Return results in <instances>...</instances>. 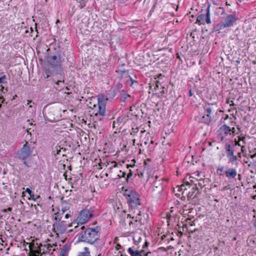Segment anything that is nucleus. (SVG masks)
Returning <instances> with one entry per match:
<instances>
[{
    "instance_id": "f257e3e1",
    "label": "nucleus",
    "mask_w": 256,
    "mask_h": 256,
    "mask_svg": "<svg viewBox=\"0 0 256 256\" xmlns=\"http://www.w3.org/2000/svg\"><path fill=\"white\" fill-rule=\"evenodd\" d=\"M222 112L219 110L216 104L207 103L204 106V115L200 118V122L209 125L214 122L218 119V113Z\"/></svg>"
},
{
    "instance_id": "f03ea898",
    "label": "nucleus",
    "mask_w": 256,
    "mask_h": 256,
    "mask_svg": "<svg viewBox=\"0 0 256 256\" xmlns=\"http://www.w3.org/2000/svg\"><path fill=\"white\" fill-rule=\"evenodd\" d=\"M108 100L107 96L102 94L98 96V105L95 104L92 105L91 102L90 103V108L94 110L92 114L95 116H100V120L106 115V105Z\"/></svg>"
},
{
    "instance_id": "7ed1b4c3",
    "label": "nucleus",
    "mask_w": 256,
    "mask_h": 256,
    "mask_svg": "<svg viewBox=\"0 0 256 256\" xmlns=\"http://www.w3.org/2000/svg\"><path fill=\"white\" fill-rule=\"evenodd\" d=\"M101 228L100 226L87 228L80 237L81 240L90 244H93L99 239Z\"/></svg>"
},
{
    "instance_id": "20e7f679",
    "label": "nucleus",
    "mask_w": 256,
    "mask_h": 256,
    "mask_svg": "<svg viewBox=\"0 0 256 256\" xmlns=\"http://www.w3.org/2000/svg\"><path fill=\"white\" fill-rule=\"evenodd\" d=\"M124 196L126 198L130 208L132 210L138 206H141L140 195L136 191L126 189L124 192Z\"/></svg>"
},
{
    "instance_id": "39448f33",
    "label": "nucleus",
    "mask_w": 256,
    "mask_h": 256,
    "mask_svg": "<svg viewBox=\"0 0 256 256\" xmlns=\"http://www.w3.org/2000/svg\"><path fill=\"white\" fill-rule=\"evenodd\" d=\"M238 20V18L235 14H226L220 22L216 24L214 28L216 31H218L226 28L231 27L236 23Z\"/></svg>"
},
{
    "instance_id": "423d86ee",
    "label": "nucleus",
    "mask_w": 256,
    "mask_h": 256,
    "mask_svg": "<svg viewBox=\"0 0 256 256\" xmlns=\"http://www.w3.org/2000/svg\"><path fill=\"white\" fill-rule=\"evenodd\" d=\"M34 148L32 147L30 144L26 142L23 146L18 151V157L22 160H25L30 157L33 152Z\"/></svg>"
},
{
    "instance_id": "0eeeda50",
    "label": "nucleus",
    "mask_w": 256,
    "mask_h": 256,
    "mask_svg": "<svg viewBox=\"0 0 256 256\" xmlns=\"http://www.w3.org/2000/svg\"><path fill=\"white\" fill-rule=\"evenodd\" d=\"M236 129L234 127L230 128L229 126L224 124L218 130V136L220 141H222L224 138L228 136H234Z\"/></svg>"
},
{
    "instance_id": "6e6552de",
    "label": "nucleus",
    "mask_w": 256,
    "mask_h": 256,
    "mask_svg": "<svg viewBox=\"0 0 256 256\" xmlns=\"http://www.w3.org/2000/svg\"><path fill=\"white\" fill-rule=\"evenodd\" d=\"M93 216V212L88 209H84L80 211L76 220L78 224H82L87 222Z\"/></svg>"
},
{
    "instance_id": "1a4fd4ad",
    "label": "nucleus",
    "mask_w": 256,
    "mask_h": 256,
    "mask_svg": "<svg viewBox=\"0 0 256 256\" xmlns=\"http://www.w3.org/2000/svg\"><path fill=\"white\" fill-rule=\"evenodd\" d=\"M68 224L65 221L53 222L52 232L58 236L64 234L67 229Z\"/></svg>"
},
{
    "instance_id": "9d476101",
    "label": "nucleus",
    "mask_w": 256,
    "mask_h": 256,
    "mask_svg": "<svg viewBox=\"0 0 256 256\" xmlns=\"http://www.w3.org/2000/svg\"><path fill=\"white\" fill-rule=\"evenodd\" d=\"M226 153L229 162L233 163L236 161L237 156L234 155V144H226Z\"/></svg>"
},
{
    "instance_id": "9b49d317",
    "label": "nucleus",
    "mask_w": 256,
    "mask_h": 256,
    "mask_svg": "<svg viewBox=\"0 0 256 256\" xmlns=\"http://www.w3.org/2000/svg\"><path fill=\"white\" fill-rule=\"evenodd\" d=\"M196 22L198 23L199 24H204L205 23H206L207 24H210L211 23L209 6L206 8V15L204 14L199 15L197 17Z\"/></svg>"
},
{
    "instance_id": "f8f14e48",
    "label": "nucleus",
    "mask_w": 256,
    "mask_h": 256,
    "mask_svg": "<svg viewBox=\"0 0 256 256\" xmlns=\"http://www.w3.org/2000/svg\"><path fill=\"white\" fill-rule=\"evenodd\" d=\"M47 62L54 68H58L61 66V60L60 57H58L56 56H48L47 58Z\"/></svg>"
},
{
    "instance_id": "ddd939ff",
    "label": "nucleus",
    "mask_w": 256,
    "mask_h": 256,
    "mask_svg": "<svg viewBox=\"0 0 256 256\" xmlns=\"http://www.w3.org/2000/svg\"><path fill=\"white\" fill-rule=\"evenodd\" d=\"M137 212L136 216H132L131 218L134 222V224H136V226L138 224L142 225L144 223V220L142 218V214H144V212L142 213V210H137ZM132 224H134L132 221H130L129 223L130 226Z\"/></svg>"
},
{
    "instance_id": "4468645a",
    "label": "nucleus",
    "mask_w": 256,
    "mask_h": 256,
    "mask_svg": "<svg viewBox=\"0 0 256 256\" xmlns=\"http://www.w3.org/2000/svg\"><path fill=\"white\" fill-rule=\"evenodd\" d=\"M224 174L226 176L228 179L235 178L237 175L236 170L234 168H228L225 172Z\"/></svg>"
},
{
    "instance_id": "2eb2a0df",
    "label": "nucleus",
    "mask_w": 256,
    "mask_h": 256,
    "mask_svg": "<svg viewBox=\"0 0 256 256\" xmlns=\"http://www.w3.org/2000/svg\"><path fill=\"white\" fill-rule=\"evenodd\" d=\"M56 246V245H52L50 244H41L40 248V251L41 252L42 250L44 253L49 252L51 250L54 251L55 250V248H53Z\"/></svg>"
},
{
    "instance_id": "dca6fc26",
    "label": "nucleus",
    "mask_w": 256,
    "mask_h": 256,
    "mask_svg": "<svg viewBox=\"0 0 256 256\" xmlns=\"http://www.w3.org/2000/svg\"><path fill=\"white\" fill-rule=\"evenodd\" d=\"M128 252L131 256H142L144 254V251L141 250L138 251L137 250H134L132 248H130L128 249Z\"/></svg>"
},
{
    "instance_id": "f3484780",
    "label": "nucleus",
    "mask_w": 256,
    "mask_h": 256,
    "mask_svg": "<svg viewBox=\"0 0 256 256\" xmlns=\"http://www.w3.org/2000/svg\"><path fill=\"white\" fill-rule=\"evenodd\" d=\"M66 152V149L63 148H60V146H56L54 150H53L54 154H58L62 155V156H64L65 155L64 153Z\"/></svg>"
},
{
    "instance_id": "a211bd4d",
    "label": "nucleus",
    "mask_w": 256,
    "mask_h": 256,
    "mask_svg": "<svg viewBox=\"0 0 256 256\" xmlns=\"http://www.w3.org/2000/svg\"><path fill=\"white\" fill-rule=\"evenodd\" d=\"M124 116L118 117L116 120L113 122V127H115L116 126H120L122 124H124Z\"/></svg>"
},
{
    "instance_id": "6ab92c4d",
    "label": "nucleus",
    "mask_w": 256,
    "mask_h": 256,
    "mask_svg": "<svg viewBox=\"0 0 256 256\" xmlns=\"http://www.w3.org/2000/svg\"><path fill=\"white\" fill-rule=\"evenodd\" d=\"M78 256H90V252L87 247L84 248V251L80 252Z\"/></svg>"
},
{
    "instance_id": "aec40b11",
    "label": "nucleus",
    "mask_w": 256,
    "mask_h": 256,
    "mask_svg": "<svg viewBox=\"0 0 256 256\" xmlns=\"http://www.w3.org/2000/svg\"><path fill=\"white\" fill-rule=\"evenodd\" d=\"M215 13L217 14L224 15V16H225L226 14L225 12V10L222 7L217 8L216 9Z\"/></svg>"
},
{
    "instance_id": "412c9836",
    "label": "nucleus",
    "mask_w": 256,
    "mask_h": 256,
    "mask_svg": "<svg viewBox=\"0 0 256 256\" xmlns=\"http://www.w3.org/2000/svg\"><path fill=\"white\" fill-rule=\"evenodd\" d=\"M70 250V245L69 244H66L62 246L60 252L62 254H68V252Z\"/></svg>"
},
{
    "instance_id": "4be33fe9",
    "label": "nucleus",
    "mask_w": 256,
    "mask_h": 256,
    "mask_svg": "<svg viewBox=\"0 0 256 256\" xmlns=\"http://www.w3.org/2000/svg\"><path fill=\"white\" fill-rule=\"evenodd\" d=\"M140 206H138L137 208H135V209H133V210H132L131 208H130V212H131L132 214H128V216H130V218L132 216H136V214H137V210H140Z\"/></svg>"
},
{
    "instance_id": "5701e85b",
    "label": "nucleus",
    "mask_w": 256,
    "mask_h": 256,
    "mask_svg": "<svg viewBox=\"0 0 256 256\" xmlns=\"http://www.w3.org/2000/svg\"><path fill=\"white\" fill-rule=\"evenodd\" d=\"M121 94V99L122 101L126 100L128 97H130V96L126 94L125 92L122 90L120 92Z\"/></svg>"
},
{
    "instance_id": "b1692460",
    "label": "nucleus",
    "mask_w": 256,
    "mask_h": 256,
    "mask_svg": "<svg viewBox=\"0 0 256 256\" xmlns=\"http://www.w3.org/2000/svg\"><path fill=\"white\" fill-rule=\"evenodd\" d=\"M78 3L80 4L79 6L80 8H82L86 6V4L88 0H76Z\"/></svg>"
},
{
    "instance_id": "393cba45",
    "label": "nucleus",
    "mask_w": 256,
    "mask_h": 256,
    "mask_svg": "<svg viewBox=\"0 0 256 256\" xmlns=\"http://www.w3.org/2000/svg\"><path fill=\"white\" fill-rule=\"evenodd\" d=\"M62 217L60 216V214L58 213H56L54 214V222H62L63 220H61Z\"/></svg>"
},
{
    "instance_id": "a878e982",
    "label": "nucleus",
    "mask_w": 256,
    "mask_h": 256,
    "mask_svg": "<svg viewBox=\"0 0 256 256\" xmlns=\"http://www.w3.org/2000/svg\"><path fill=\"white\" fill-rule=\"evenodd\" d=\"M217 174L220 176L222 174V172H224V167L223 166H219L216 170Z\"/></svg>"
},
{
    "instance_id": "bb28decb",
    "label": "nucleus",
    "mask_w": 256,
    "mask_h": 256,
    "mask_svg": "<svg viewBox=\"0 0 256 256\" xmlns=\"http://www.w3.org/2000/svg\"><path fill=\"white\" fill-rule=\"evenodd\" d=\"M194 190H192V191H190L189 192L188 194H187V196H188V198H194Z\"/></svg>"
},
{
    "instance_id": "cd10ccee",
    "label": "nucleus",
    "mask_w": 256,
    "mask_h": 256,
    "mask_svg": "<svg viewBox=\"0 0 256 256\" xmlns=\"http://www.w3.org/2000/svg\"><path fill=\"white\" fill-rule=\"evenodd\" d=\"M69 209V206L67 205H62V214L65 212Z\"/></svg>"
},
{
    "instance_id": "c85d7f7f",
    "label": "nucleus",
    "mask_w": 256,
    "mask_h": 256,
    "mask_svg": "<svg viewBox=\"0 0 256 256\" xmlns=\"http://www.w3.org/2000/svg\"><path fill=\"white\" fill-rule=\"evenodd\" d=\"M177 188H178V192L182 191L184 190V192H182V194H184V190H186V188H184V184H182L180 187L178 186Z\"/></svg>"
},
{
    "instance_id": "c756f323",
    "label": "nucleus",
    "mask_w": 256,
    "mask_h": 256,
    "mask_svg": "<svg viewBox=\"0 0 256 256\" xmlns=\"http://www.w3.org/2000/svg\"><path fill=\"white\" fill-rule=\"evenodd\" d=\"M138 128H132V132H130V134H136L138 132Z\"/></svg>"
},
{
    "instance_id": "7c9ffc66",
    "label": "nucleus",
    "mask_w": 256,
    "mask_h": 256,
    "mask_svg": "<svg viewBox=\"0 0 256 256\" xmlns=\"http://www.w3.org/2000/svg\"><path fill=\"white\" fill-rule=\"evenodd\" d=\"M34 104V103L31 100H28V104H27L29 108H31L32 107L33 105Z\"/></svg>"
},
{
    "instance_id": "2f4dec72",
    "label": "nucleus",
    "mask_w": 256,
    "mask_h": 256,
    "mask_svg": "<svg viewBox=\"0 0 256 256\" xmlns=\"http://www.w3.org/2000/svg\"><path fill=\"white\" fill-rule=\"evenodd\" d=\"M6 79V76L5 75H2L1 77H0V84L4 83V80Z\"/></svg>"
},
{
    "instance_id": "473e14b6",
    "label": "nucleus",
    "mask_w": 256,
    "mask_h": 256,
    "mask_svg": "<svg viewBox=\"0 0 256 256\" xmlns=\"http://www.w3.org/2000/svg\"><path fill=\"white\" fill-rule=\"evenodd\" d=\"M245 139H246V138L244 136H242V138H240V137L239 138L240 141L242 142L241 143H242V145L243 144H246Z\"/></svg>"
},
{
    "instance_id": "72a5a7b5",
    "label": "nucleus",
    "mask_w": 256,
    "mask_h": 256,
    "mask_svg": "<svg viewBox=\"0 0 256 256\" xmlns=\"http://www.w3.org/2000/svg\"><path fill=\"white\" fill-rule=\"evenodd\" d=\"M32 196H30V199H32V200H34L36 201V200H38V198H40V196H38L36 198L34 196V194L32 193Z\"/></svg>"
},
{
    "instance_id": "f704fd0d",
    "label": "nucleus",
    "mask_w": 256,
    "mask_h": 256,
    "mask_svg": "<svg viewBox=\"0 0 256 256\" xmlns=\"http://www.w3.org/2000/svg\"><path fill=\"white\" fill-rule=\"evenodd\" d=\"M129 77H130V80L131 82V84H130L131 86L134 85V84H138V82L136 80H134L130 76H129Z\"/></svg>"
},
{
    "instance_id": "c9c22d12",
    "label": "nucleus",
    "mask_w": 256,
    "mask_h": 256,
    "mask_svg": "<svg viewBox=\"0 0 256 256\" xmlns=\"http://www.w3.org/2000/svg\"><path fill=\"white\" fill-rule=\"evenodd\" d=\"M26 192L30 196H32V192L29 188H26Z\"/></svg>"
},
{
    "instance_id": "e433bc0d",
    "label": "nucleus",
    "mask_w": 256,
    "mask_h": 256,
    "mask_svg": "<svg viewBox=\"0 0 256 256\" xmlns=\"http://www.w3.org/2000/svg\"><path fill=\"white\" fill-rule=\"evenodd\" d=\"M193 184H194V187L192 188V190H194V192H195V191H196V190H198V186H197V184H194V183H193Z\"/></svg>"
},
{
    "instance_id": "4c0bfd02",
    "label": "nucleus",
    "mask_w": 256,
    "mask_h": 256,
    "mask_svg": "<svg viewBox=\"0 0 256 256\" xmlns=\"http://www.w3.org/2000/svg\"><path fill=\"white\" fill-rule=\"evenodd\" d=\"M190 182H191L192 184H190V182H186L184 183V186H185L186 185V186H190V185H192V184H193V183L194 182H193L192 180H190Z\"/></svg>"
},
{
    "instance_id": "58836bf2",
    "label": "nucleus",
    "mask_w": 256,
    "mask_h": 256,
    "mask_svg": "<svg viewBox=\"0 0 256 256\" xmlns=\"http://www.w3.org/2000/svg\"><path fill=\"white\" fill-rule=\"evenodd\" d=\"M120 172L122 174V175L120 176V174H118V176L119 178H120V177H121V176H122V177H124V176H126V174L124 172H122V171H120Z\"/></svg>"
},
{
    "instance_id": "ea45409f",
    "label": "nucleus",
    "mask_w": 256,
    "mask_h": 256,
    "mask_svg": "<svg viewBox=\"0 0 256 256\" xmlns=\"http://www.w3.org/2000/svg\"><path fill=\"white\" fill-rule=\"evenodd\" d=\"M235 142V145H237L240 146H242V143L240 142V141L239 139L238 141H236Z\"/></svg>"
},
{
    "instance_id": "a19ab883",
    "label": "nucleus",
    "mask_w": 256,
    "mask_h": 256,
    "mask_svg": "<svg viewBox=\"0 0 256 256\" xmlns=\"http://www.w3.org/2000/svg\"><path fill=\"white\" fill-rule=\"evenodd\" d=\"M196 181L198 182V183L197 184V186H200V187H202V184L201 182V181L202 180H196Z\"/></svg>"
},
{
    "instance_id": "79ce46f5",
    "label": "nucleus",
    "mask_w": 256,
    "mask_h": 256,
    "mask_svg": "<svg viewBox=\"0 0 256 256\" xmlns=\"http://www.w3.org/2000/svg\"><path fill=\"white\" fill-rule=\"evenodd\" d=\"M120 248H121V246L120 244H116V250H120Z\"/></svg>"
},
{
    "instance_id": "37998d69",
    "label": "nucleus",
    "mask_w": 256,
    "mask_h": 256,
    "mask_svg": "<svg viewBox=\"0 0 256 256\" xmlns=\"http://www.w3.org/2000/svg\"><path fill=\"white\" fill-rule=\"evenodd\" d=\"M241 146V151L244 152L246 150L245 147L243 145H242V146Z\"/></svg>"
},
{
    "instance_id": "c03bdc74",
    "label": "nucleus",
    "mask_w": 256,
    "mask_h": 256,
    "mask_svg": "<svg viewBox=\"0 0 256 256\" xmlns=\"http://www.w3.org/2000/svg\"><path fill=\"white\" fill-rule=\"evenodd\" d=\"M109 92H111L112 94H113V97H114L115 96L114 91V90H112V89L110 90H109Z\"/></svg>"
},
{
    "instance_id": "a18cd8bd",
    "label": "nucleus",
    "mask_w": 256,
    "mask_h": 256,
    "mask_svg": "<svg viewBox=\"0 0 256 256\" xmlns=\"http://www.w3.org/2000/svg\"><path fill=\"white\" fill-rule=\"evenodd\" d=\"M4 98L3 96H0V101L1 102L4 103Z\"/></svg>"
},
{
    "instance_id": "49530a36",
    "label": "nucleus",
    "mask_w": 256,
    "mask_h": 256,
    "mask_svg": "<svg viewBox=\"0 0 256 256\" xmlns=\"http://www.w3.org/2000/svg\"><path fill=\"white\" fill-rule=\"evenodd\" d=\"M112 164H113L112 167L115 168L117 164L115 162H112Z\"/></svg>"
},
{
    "instance_id": "de8ad7c7",
    "label": "nucleus",
    "mask_w": 256,
    "mask_h": 256,
    "mask_svg": "<svg viewBox=\"0 0 256 256\" xmlns=\"http://www.w3.org/2000/svg\"><path fill=\"white\" fill-rule=\"evenodd\" d=\"M166 235H165V234H163V235L162 236V237H161L162 240H164L166 238Z\"/></svg>"
},
{
    "instance_id": "09e8293b",
    "label": "nucleus",
    "mask_w": 256,
    "mask_h": 256,
    "mask_svg": "<svg viewBox=\"0 0 256 256\" xmlns=\"http://www.w3.org/2000/svg\"><path fill=\"white\" fill-rule=\"evenodd\" d=\"M188 94L190 96H192V93L191 90H189Z\"/></svg>"
},
{
    "instance_id": "8fccbe9b",
    "label": "nucleus",
    "mask_w": 256,
    "mask_h": 256,
    "mask_svg": "<svg viewBox=\"0 0 256 256\" xmlns=\"http://www.w3.org/2000/svg\"><path fill=\"white\" fill-rule=\"evenodd\" d=\"M228 118V114H226L225 116L224 117V120H226L227 118Z\"/></svg>"
},
{
    "instance_id": "3c124183",
    "label": "nucleus",
    "mask_w": 256,
    "mask_h": 256,
    "mask_svg": "<svg viewBox=\"0 0 256 256\" xmlns=\"http://www.w3.org/2000/svg\"><path fill=\"white\" fill-rule=\"evenodd\" d=\"M256 156V153L255 154H254L250 155V158H254Z\"/></svg>"
},
{
    "instance_id": "603ef678",
    "label": "nucleus",
    "mask_w": 256,
    "mask_h": 256,
    "mask_svg": "<svg viewBox=\"0 0 256 256\" xmlns=\"http://www.w3.org/2000/svg\"><path fill=\"white\" fill-rule=\"evenodd\" d=\"M70 216V215L68 214H66V216H65V218H68Z\"/></svg>"
},
{
    "instance_id": "864d4df0",
    "label": "nucleus",
    "mask_w": 256,
    "mask_h": 256,
    "mask_svg": "<svg viewBox=\"0 0 256 256\" xmlns=\"http://www.w3.org/2000/svg\"><path fill=\"white\" fill-rule=\"evenodd\" d=\"M6 209H7L8 212H11L12 210V208H8Z\"/></svg>"
},
{
    "instance_id": "5fc2aeb1",
    "label": "nucleus",
    "mask_w": 256,
    "mask_h": 256,
    "mask_svg": "<svg viewBox=\"0 0 256 256\" xmlns=\"http://www.w3.org/2000/svg\"><path fill=\"white\" fill-rule=\"evenodd\" d=\"M62 82V81H61V80H58V81L56 82V84H60V83H61V82Z\"/></svg>"
},
{
    "instance_id": "6e6d98bb",
    "label": "nucleus",
    "mask_w": 256,
    "mask_h": 256,
    "mask_svg": "<svg viewBox=\"0 0 256 256\" xmlns=\"http://www.w3.org/2000/svg\"><path fill=\"white\" fill-rule=\"evenodd\" d=\"M238 158H241V153H240V152H238Z\"/></svg>"
},
{
    "instance_id": "4d7b16f0",
    "label": "nucleus",
    "mask_w": 256,
    "mask_h": 256,
    "mask_svg": "<svg viewBox=\"0 0 256 256\" xmlns=\"http://www.w3.org/2000/svg\"><path fill=\"white\" fill-rule=\"evenodd\" d=\"M234 102L232 101H230V106H234Z\"/></svg>"
},
{
    "instance_id": "13d9d810",
    "label": "nucleus",
    "mask_w": 256,
    "mask_h": 256,
    "mask_svg": "<svg viewBox=\"0 0 256 256\" xmlns=\"http://www.w3.org/2000/svg\"><path fill=\"white\" fill-rule=\"evenodd\" d=\"M67 254H62L60 252V256H66Z\"/></svg>"
},
{
    "instance_id": "bf43d9fd",
    "label": "nucleus",
    "mask_w": 256,
    "mask_h": 256,
    "mask_svg": "<svg viewBox=\"0 0 256 256\" xmlns=\"http://www.w3.org/2000/svg\"><path fill=\"white\" fill-rule=\"evenodd\" d=\"M2 211V212H8V211H7V209H4Z\"/></svg>"
},
{
    "instance_id": "052dcab7",
    "label": "nucleus",
    "mask_w": 256,
    "mask_h": 256,
    "mask_svg": "<svg viewBox=\"0 0 256 256\" xmlns=\"http://www.w3.org/2000/svg\"><path fill=\"white\" fill-rule=\"evenodd\" d=\"M144 144L146 145L148 144V142L146 141L144 142Z\"/></svg>"
},
{
    "instance_id": "680f3d73",
    "label": "nucleus",
    "mask_w": 256,
    "mask_h": 256,
    "mask_svg": "<svg viewBox=\"0 0 256 256\" xmlns=\"http://www.w3.org/2000/svg\"><path fill=\"white\" fill-rule=\"evenodd\" d=\"M84 228V226H82L80 228V230H82Z\"/></svg>"
},
{
    "instance_id": "e2e57ef3",
    "label": "nucleus",
    "mask_w": 256,
    "mask_h": 256,
    "mask_svg": "<svg viewBox=\"0 0 256 256\" xmlns=\"http://www.w3.org/2000/svg\"><path fill=\"white\" fill-rule=\"evenodd\" d=\"M78 228V226H75L74 228L77 229Z\"/></svg>"
},
{
    "instance_id": "0e129e2a",
    "label": "nucleus",
    "mask_w": 256,
    "mask_h": 256,
    "mask_svg": "<svg viewBox=\"0 0 256 256\" xmlns=\"http://www.w3.org/2000/svg\"><path fill=\"white\" fill-rule=\"evenodd\" d=\"M193 224H194L193 223V222H192L190 224V226H192Z\"/></svg>"
},
{
    "instance_id": "69168bd1",
    "label": "nucleus",
    "mask_w": 256,
    "mask_h": 256,
    "mask_svg": "<svg viewBox=\"0 0 256 256\" xmlns=\"http://www.w3.org/2000/svg\"><path fill=\"white\" fill-rule=\"evenodd\" d=\"M226 5H230V4H229V2H226Z\"/></svg>"
},
{
    "instance_id": "338daca9",
    "label": "nucleus",
    "mask_w": 256,
    "mask_h": 256,
    "mask_svg": "<svg viewBox=\"0 0 256 256\" xmlns=\"http://www.w3.org/2000/svg\"><path fill=\"white\" fill-rule=\"evenodd\" d=\"M226 5H230V4H229V2H226Z\"/></svg>"
},
{
    "instance_id": "774afa93",
    "label": "nucleus",
    "mask_w": 256,
    "mask_h": 256,
    "mask_svg": "<svg viewBox=\"0 0 256 256\" xmlns=\"http://www.w3.org/2000/svg\"><path fill=\"white\" fill-rule=\"evenodd\" d=\"M60 22L59 20H56V23H58V22Z\"/></svg>"
}]
</instances>
